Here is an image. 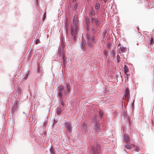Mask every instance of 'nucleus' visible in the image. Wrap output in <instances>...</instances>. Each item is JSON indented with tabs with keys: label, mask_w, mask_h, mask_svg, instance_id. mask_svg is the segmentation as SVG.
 Masks as SVG:
<instances>
[{
	"label": "nucleus",
	"mask_w": 154,
	"mask_h": 154,
	"mask_svg": "<svg viewBox=\"0 0 154 154\" xmlns=\"http://www.w3.org/2000/svg\"><path fill=\"white\" fill-rule=\"evenodd\" d=\"M104 54L106 57H107V56L108 54L107 51H105L104 52Z\"/></svg>",
	"instance_id": "35"
},
{
	"label": "nucleus",
	"mask_w": 154,
	"mask_h": 154,
	"mask_svg": "<svg viewBox=\"0 0 154 154\" xmlns=\"http://www.w3.org/2000/svg\"><path fill=\"white\" fill-rule=\"evenodd\" d=\"M23 113H25L24 112H23Z\"/></svg>",
	"instance_id": "48"
},
{
	"label": "nucleus",
	"mask_w": 154,
	"mask_h": 154,
	"mask_svg": "<svg viewBox=\"0 0 154 154\" xmlns=\"http://www.w3.org/2000/svg\"><path fill=\"white\" fill-rule=\"evenodd\" d=\"M65 125H66V128H67V125L66 123H65Z\"/></svg>",
	"instance_id": "40"
},
{
	"label": "nucleus",
	"mask_w": 154,
	"mask_h": 154,
	"mask_svg": "<svg viewBox=\"0 0 154 154\" xmlns=\"http://www.w3.org/2000/svg\"><path fill=\"white\" fill-rule=\"evenodd\" d=\"M78 23V16L76 15H75L73 18V25L72 26L71 28V34L75 41V40L76 36L77 34Z\"/></svg>",
	"instance_id": "1"
},
{
	"label": "nucleus",
	"mask_w": 154,
	"mask_h": 154,
	"mask_svg": "<svg viewBox=\"0 0 154 154\" xmlns=\"http://www.w3.org/2000/svg\"><path fill=\"white\" fill-rule=\"evenodd\" d=\"M91 22L92 25L95 23L96 26L95 27V29L96 30L97 29V28H98L100 25L98 19H95L94 18H91Z\"/></svg>",
	"instance_id": "5"
},
{
	"label": "nucleus",
	"mask_w": 154,
	"mask_h": 154,
	"mask_svg": "<svg viewBox=\"0 0 154 154\" xmlns=\"http://www.w3.org/2000/svg\"><path fill=\"white\" fill-rule=\"evenodd\" d=\"M129 89L128 88H127L125 91V97L126 99L128 100L129 98Z\"/></svg>",
	"instance_id": "6"
},
{
	"label": "nucleus",
	"mask_w": 154,
	"mask_h": 154,
	"mask_svg": "<svg viewBox=\"0 0 154 154\" xmlns=\"http://www.w3.org/2000/svg\"><path fill=\"white\" fill-rule=\"evenodd\" d=\"M93 128L96 132H99L101 129L100 123L99 122H94Z\"/></svg>",
	"instance_id": "3"
},
{
	"label": "nucleus",
	"mask_w": 154,
	"mask_h": 154,
	"mask_svg": "<svg viewBox=\"0 0 154 154\" xmlns=\"http://www.w3.org/2000/svg\"><path fill=\"white\" fill-rule=\"evenodd\" d=\"M66 87L67 88V85H66Z\"/></svg>",
	"instance_id": "45"
},
{
	"label": "nucleus",
	"mask_w": 154,
	"mask_h": 154,
	"mask_svg": "<svg viewBox=\"0 0 154 154\" xmlns=\"http://www.w3.org/2000/svg\"><path fill=\"white\" fill-rule=\"evenodd\" d=\"M111 54L112 55L113 58H115L116 55V52L114 50H112L111 51Z\"/></svg>",
	"instance_id": "20"
},
{
	"label": "nucleus",
	"mask_w": 154,
	"mask_h": 154,
	"mask_svg": "<svg viewBox=\"0 0 154 154\" xmlns=\"http://www.w3.org/2000/svg\"><path fill=\"white\" fill-rule=\"evenodd\" d=\"M134 150L137 152H138L139 150V149L137 147L134 149Z\"/></svg>",
	"instance_id": "37"
},
{
	"label": "nucleus",
	"mask_w": 154,
	"mask_h": 154,
	"mask_svg": "<svg viewBox=\"0 0 154 154\" xmlns=\"http://www.w3.org/2000/svg\"><path fill=\"white\" fill-rule=\"evenodd\" d=\"M46 16V13H45L43 15V20L45 18Z\"/></svg>",
	"instance_id": "38"
},
{
	"label": "nucleus",
	"mask_w": 154,
	"mask_h": 154,
	"mask_svg": "<svg viewBox=\"0 0 154 154\" xmlns=\"http://www.w3.org/2000/svg\"><path fill=\"white\" fill-rule=\"evenodd\" d=\"M107 1V0H103V2H106Z\"/></svg>",
	"instance_id": "42"
},
{
	"label": "nucleus",
	"mask_w": 154,
	"mask_h": 154,
	"mask_svg": "<svg viewBox=\"0 0 154 154\" xmlns=\"http://www.w3.org/2000/svg\"><path fill=\"white\" fill-rule=\"evenodd\" d=\"M149 43L151 44H152L153 42V39L152 38H151L150 40H149Z\"/></svg>",
	"instance_id": "27"
},
{
	"label": "nucleus",
	"mask_w": 154,
	"mask_h": 154,
	"mask_svg": "<svg viewBox=\"0 0 154 154\" xmlns=\"http://www.w3.org/2000/svg\"><path fill=\"white\" fill-rule=\"evenodd\" d=\"M62 57L63 58V64H64V65H65V57H64V55H62Z\"/></svg>",
	"instance_id": "29"
},
{
	"label": "nucleus",
	"mask_w": 154,
	"mask_h": 154,
	"mask_svg": "<svg viewBox=\"0 0 154 154\" xmlns=\"http://www.w3.org/2000/svg\"><path fill=\"white\" fill-rule=\"evenodd\" d=\"M121 44L120 43H119L118 44V46H119Z\"/></svg>",
	"instance_id": "41"
},
{
	"label": "nucleus",
	"mask_w": 154,
	"mask_h": 154,
	"mask_svg": "<svg viewBox=\"0 0 154 154\" xmlns=\"http://www.w3.org/2000/svg\"><path fill=\"white\" fill-rule=\"evenodd\" d=\"M124 140L125 142L128 143L129 141V137L126 134L124 135Z\"/></svg>",
	"instance_id": "11"
},
{
	"label": "nucleus",
	"mask_w": 154,
	"mask_h": 154,
	"mask_svg": "<svg viewBox=\"0 0 154 154\" xmlns=\"http://www.w3.org/2000/svg\"><path fill=\"white\" fill-rule=\"evenodd\" d=\"M100 4L98 3H97L95 7V9L97 10H98L100 8Z\"/></svg>",
	"instance_id": "18"
},
{
	"label": "nucleus",
	"mask_w": 154,
	"mask_h": 154,
	"mask_svg": "<svg viewBox=\"0 0 154 154\" xmlns=\"http://www.w3.org/2000/svg\"><path fill=\"white\" fill-rule=\"evenodd\" d=\"M62 46L63 47H64V46H63V44H62Z\"/></svg>",
	"instance_id": "46"
},
{
	"label": "nucleus",
	"mask_w": 154,
	"mask_h": 154,
	"mask_svg": "<svg viewBox=\"0 0 154 154\" xmlns=\"http://www.w3.org/2000/svg\"><path fill=\"white\" fill-rule=\"evenodd\" d=\"M67 18H66V25H65V27H66V30H67Z\"/></svg>",
	"instance_id": "28"
},
{
	"label": "nucleus",
	"mask_w": 154,
	"mask_h": 154,
	"mask_svg": "<svg viewBox=\"0 0 154 154\" xmlns=\"http://www.w3.org/2000/svg\"><path fill=\"white\" fill-rule=\"evenodd\" d=\"M103 112L102 110H100L99 112V116L101 117L103 114Z\"/></svg>",
	"instance_id": "22"
},
{
	"label": "nucleus",
	"mask_w": 154,
	"mask_h": 154,
	"mask_svg": "<svg viewBox=\"0 0 154 154\" xmlns=\"http://www.w3.org/2000/svg\"><path fill=\"white\" fill-rule=\"evenodd\" d=\"M61 108L60 107L58 108L57 109V114L58 115H60L61 113Z\"/></svg>",
	"instance_id": "16"
},
{
	"label": "nucleus",
	"mask_w": 154,
	"mask_h": 154,
	"mask_svg": "<svg viewBox=\"0 0 154 154\" xmlns=\"http://www.w3.org/2000/svg\"><path fill=\"white\" fill-rule=\"evenodd\" d=\"M73 1H76V0H73Z\"/></svg>",
	"instance_id": "47"
},
{
	"label": "nucleus",
	"mask_w": 154,
	"mask_h": 154,
	"mask_svg": "<svg viewBox=\"0 0 154 154\" xmlns=\"http://www.w3.org/2000/svg\"><path fill=\"white\" fill-rule=\"evenodd\" d=\"M85 20V23L86 26L87 27V29H88L89 26L90 24V21L88 17L86 18Z\"/></svg>",
	"instance_id": "8"
},
{
	"label": "nucleus",
	"mask_w": 154,
	"mask_h": 154,
	"mask_svg": "<svg viewBox=\"0 0 154 154\" xmlns=\"http://www.w3.org/2000/svg\"><path fill=\"white\" fill-rule=\"evenodd\" d=\"M100 146L99 144L97 145L96 147L93 146L92 148V152L93 154H97L100 152Z\"/></svg>",
	"instance_id": "4"
},
{
	"label": "nucleus",
	"mask_w": 154,
	"mask_h": 154,
	"mask_svg": "<svg viewBox=\"0 0 154 154\" xmlns=\"http://www.w3.org/2000/svg\"><path fill=\"white\" fill-rule=\"evenodd\" d=\"M51 154H55V152L54 148L52 146H51L50 149Z\"/></svg>",
	"instance_id": "14"
},
{
	"label": "nucleus",
	"mask_w": 154,
	"mask_h": 154,
	"mask_svg": "<svg viewBox=\"0 0 154 154\" xmlns=\"http://www.w3.org/2000/svg\"><path fill=\"white\" fill-rule=\"evenodd\" d=\"M124 72L125 74L128 75V74H127L126 73L128 72V67L126 65H125L124 66Z\"/></svg>",
	"instance_id": "13"
},
{
	"label": "nucleus",
	"mask_w": 154,
	"mask_h": 154,
	"mask_svg": "<svg viewBox=\"0 0 154 154\" xmlns=\"http://www.w3.org/2000/svg\"><path fill=\"white\" fill-rule=\"evenodd\" d=\"M28 75L27 74L26 75H25V76H24V77L23 78V79H24V80H26L27 79V78H28Z\"/></svg>",
	"instance_id": "32"
},
{
	"label": "nucleus",
	"mask_w": 154,
	"mask_h": 154,
	"mask_svg": "<svg viewBox=\"0 0 154 154\" xmlns=\"http://www.w3.org/2000/svg\"><path fill=\"white\" fill-rule=\"evenodd\" d=\"M100 0V2H102V0Z\"/></svg>",
	"instance_id": "44"
},
{
	"label": "nucleus",
	"mask_w": 154,
	"mask_h": 154,
	"mask_svg": "<svg viewBox=\"0 0 154 154\" xmlns=\"http://www.w3.org/2000/svg\"><path fill=\"white\" fill-rule=\"evenodd\" d=\"M61 52L60 51H59L57 53V56H61Z\"/></svg>",
	"instance_id": "30"
},
{
	"label": "nucleus",
	"mask_w": 154,
	"mask_h": 154,
	"mask_svg": "<svg viewBox=\"0 0 154 154\" xmlns=\"http://www.w3.org/2000/svg\"><path fill=\"white\" fill-rule=\"evenodd\" d=\"M63 89V87L62 86H60L58 88V90L59 91H61Z\"/></svg>",
	"instance_id": "24"
},
{
	"label": "nucleus",
	"mask_w": 154,
	"mask_h": 154,
	"mask_svg": "<svg viewBox=\"0 0 154 154\" xmlns=\"http://www.w3.org/2000/svg\"><path fill=\"white\" fill-rule=\"evenodd\" d=\"M125 147L126 148V149H130L131 148V146L129 144H127L125 145Z\"/></svg>",
	"instance_id": "21"
},
{
	"label": "nucleus",
	"mask_w": 154,
	"mask_h": 154,
	"mask_svg": "<svg viewBox=\"0 0 154 154\" xmlns=\"http://www.w3.org/2000/svg\"><path fill=\"white\" fill-rule=\"evenodd\" d=\"M132 106H134V102H133V104H132Z\"/></svg>",
	"instance_id": "43"
},
{
	"label": "nucleus",
	"mask_w": 154,
	"mask_h": 154,
	"mask_svg": "<svg viewBox=\"0 0 154 154\" xmlns=\"http://www.w3.org/2000/svg\"><path fill=\"white\" fill-rule=\"evenodd\" d=\"M82 127L83 128V129L84 131L85 132H87V125L83 123L82 124Z\"/></svg>",
	"instance_id": "9"
},
{
	"label": "nucleus",
	"mask_w": 154,
	"mask_h": 154,
	"mask_svg": "<svg viewBox=\"0 0 154 154\" xmlns=\"http://www.w3.org/2000/svg\"><path fill=\"white\" fill-rule=\"evenodd\" d=\"M120 50L122 52V53H124L125 51L126 48L125 47H120Z\"/></svg>",
	"instance_id": "17"
},
{
	"label": "nucleus",
	"mask_w": 154,
	"mask_h": 154,
	"mask_svg": "<svg viewBox=\"0 0 154 154\" xmlns=\"http://www.w3.org/2000/svg\"><path fill=\"white\" fill-rule=\"evenodd\" d=\"M40 42V40L39 39H37L36 40V42H35V44H38V43H39V42Z\"/></svg>",
	"instance_id": "34"
},
{
	"label": "nucleus",
	"mask_w": 154,
	"mask_h": 154,
	"mask_svg": "<svg viewBox=\"0 0 154 154\" xmlns=\"http://www.w3.org/2000/svg\"><path fill=\"white\" fill-rule=\"evenodd\" d=\"M77 7V4L76 3L74 7V9L76 10Z\"/></svg>",
	"instance_id": "36"
},
{
	"label": "nucleus",
	"mask_w": 154,
	"mask_h": 154,
	"mask_svg": "<svg viewBox=\"0 0 154 154\" xmlns=\"http://www.w3.org/2000/svg\"><path fill=\"white\" fill-rule=\"evenodd\" d=\"M72 127L71 126L70 124L68 123V132L70 134L71 133Z\"/></svg>",
	"instance_id": "10"
},
{
	"label": "nucleus",
	"mask_w": 154,
	"mask_h": 154,
	"mask_svg": "<svg viewBox=\"0 0 154 154\" xmlns=\"http://www.w3.org/2000/svg\"><path fill=\"white\" fill-rule=\"evenodd\" d=\"M95 14V12L93 10H92L91 11L89 14V16L91 17H92V15H94Z\"/></svg>",
	"instance_id": "19"
},
{
	"label": "nucleus",
	"mask_w": 154,
	"mask_h": 154,
	"mask_svg": "<svg viewBox=\"0 0 154 154\" xmlns=\"http://www.w3.org/2000/svg\"><path fill=\"white\" fill-rule=\"evenodd\" d=\"M98 28H97V29L96 30L95 29V27H94V26H93V27H92V33L94 35L96 32L98 30Z\"/></svg>",
	"instance_id": "15"
},
{
	"label": "nucleus",
	"mask_w": 154,
	"mask_h": 154,
	"mask_svg": "<svg viewBox=\"0 0 154 154\" xmlns=\"http://www.w3.org/2000/svg\"><path fill=\"white\" fill-rule=\"evenodd\" d=\"M60 100V104H61V105H62V106H64V103L63 102V101L62 100V99H61Z\"/></svg>",
	"instance_id": "26"
},
{
	"label": "nucleus",
	"mask_w": 154,
	"mask_h": 154,
	"mask_svg": "<svg viewBox=\"0 0 154 154\" xmlns=\"http://www.w3.org/2000/svg\"><path fill=\"white\" fill-rule=\"evenodd\" d=\"M57 122V121L54 119V122L53 124L52 125L53 126L54 125H55L56 124Z\"/></svg>",
	"instance_id": "31"
},
{
	"label": "nucleus",
	"mask_w": 154,
	"mask_h": 154,
	"mask_svg": "<svg viewBox=\"0 0 154 154\" xmlns=\"http://www.w3.org/2000/svg\"><path fill=\"white\" fill-rule=\"evenodd\" d=\"M68 92L69 91V90H70V87L68 85Z\"/></svg>",
	"instance_id": "39"
},
{
	"label": "nucleus",
	"mask_w": 154,
	"mask_h": 154,
	"mask_svg": "<svg viewBox=\"0 0 154 154\" xmlns=\"http://www.w3.org/2000/svg\"><path fill=\"white\" fill-rule=\"evenodd\" d=\"M86 44L84 42V40L82 39V44L81 48L84 51H85L86 50Z\"/></svg>",
	"instance_id": "7"
},
{
	"label": "nucleus",
	"mask_w": 154,
	"mask_h": 154,
	"mask_svg": "<svg viewBox=\"0 0 154 154\" xmlns=\"http://www.w3.org/2000/svg\"><path fill=\"white\" fill-rule=\"evenodd\" d=\"M117 62L118 63H119L120 61V57L119 56V54L118 55L117 57Z\"/></svg>",
	"instance_id": "25"
},
{
	"label": "nucleus",
	"mask_w": 154,
	"mask_h": 154,
	"mask_svg": "<svg viewBox=\"0 0 154 154\" xmlns=\"http://www.w3.org/2000/svg\"><path fill=\"white\" fill-rule=\"evenodd\" d=\"M17 104H14L12 109V111L13 112H14L17 109Z\"/></svg>",
	"instance_id": "12"
},
{
	"label": "nucleus",
	"mask_w": 154,
	"mask_h": 154,
	"mask_svg": "<svg viewBox=\"0 0 154 154\" xmlns=\"http://www.w3.org/2000/svg\"><path fill=\"white\" fill-rule=\"evenodd\" d=\"M86 38L88 40L87 43L88 45L91 48L93 47L94 45V43L95 42V40L94 37H92L91 38L90 35L88 34L86 35Z\"/></svg>",
	"instance_id": "2"
},
{
	"label": "nucleus",
	"mask_w": 154,
	"mask_h": 154,
	"mask_svg": "<svg viewBox=\"0 0 154 154\" xmlns=\"http://www.w3.org/2000/svg\"><path fill=\"white\" fill-rule=\"evenodd\" d=\"M93 121L94 122V123L96 122H98L97 121V118L96 116H94V117L93 118Z\"/></svg>",
	"instance_id": "23"
},
{
	"label": "nucleus",
	"mask_w": 154,
	"mask_h": 154,
	"mask_svg": "<svg viewBox=\"0 0 154 154\" xmlns=\"http://www.w3.org/2000/svg\"><path fill=\"white\" fill-rule=\"evenodd\" d=\"M58 95L59 97H60V98L62 97V93L61 91H59L58 94Z\"/></svg>",
	"instance_id": "33"
}]
</instances>
